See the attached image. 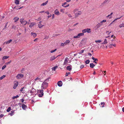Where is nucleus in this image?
Returning a JSON list of instances; mask_svg holds the SVG:
<instances>
[{
  "label": "nucleus",
  "instance_id": "obj_1",
  "mask_svg": "<svg viewBox=\"0 0 124 124\" xmlns=\"http://www.w3.org/2000/svg\"><path fill=\"white\" fill-rule=\"evenodd\" d=\"M50 78V77L48 78L41 85V89H45L48 87V84L47 82H48Z\"/></svg>",
  "mask_w": 124,
  "mask_h": 124
},
{
  "label": "nucleus",
  "instance_id": "obj_2",
  "mask_svg": "<svg viewBox=\"0 0 124 124\" xmlns=\"http://www.w3.org/2000/svg\"><path fill=\"white\" fill-rule=\"evenodd\" d=\"M73 12L75 14V18H76L79 15L81 14V12L80 11H79V9H75L73 10Z\"/></svg>",
  "mask_w": 124,
  "mask_h": 124
},
{
  "label": "nucleus",
  "instance_id": "obj_3",
  "mask_svg": "<svg viewBox=\"0 0 124 124\" xmlns=\"http://www.w3.org/2000/svg\"><path fill=\"white\" fill-rule=\"evenodd\" d=\"M20 22L22 24L24 25H26L28 23L27 22L24 20V19L23 18L20 19Z\"/></svg>",
  "mask_w": 124,
  "mask_h": 124
},
{
  "label": "nucleus",
  "instance_id": "obj_4",
  "mask_svg": "<svg viewBox=\"0 0 124 124\" xmlns=\"http://www.w3.org/2000/svg\"><path fill=\"white\" fill-rule=\"evenodd\" d=\"M84 34L83 33H80L78 34L77 36H74V38H78L80 37V36H84Z\"/></svg>",
  "mask_w": 124,
  "mask_h": 124
},
{
  "label": "nucleus",
  "instance_id": "obj_5",
  "mask_svg": "<svg viewBox=\"0 0 124 124\" xmlns=\"http://www.w3.org/2000/svg\"><path fill=\"white\" fill-rule=\"evenodd\" d=\"M23 77V74H18L16 76V78L17 79H19L22 78Z\"/></svg>",
  "mask_w": 124,
  "mask_h": 124
},
{
  "label": "nucleus",
  "instance_id": "obj_6",
  "mask_svg": "<svg viewBox=\"0 0 124 124\" xmlns=\"http://www.w3.org/2000/svg\"><path fill=\"white\" fill-rule=\"evenodd\" d=\"M41 79V78L40 77H38L34 79V82L36 83L37 82H38L40 81Z\"/></svg>",
  "mask_w": 124,
  "mask_h": 124
},
{
  "label": "nucleus",
  "instance_id": "obj_7",
  "mask_svg": "<svg viewBox=\"0 0 124 124\" xmlns=\"http://www.w3.org/2000/svg\"><path fill=\"white\" fill-rule=\"evenodd\" d=\"M14 85L13 88L14 89H15L18 85V81H16L14 82Z\"/></svg>",
  "mask_w": 124,
  "mask_h": 124
},
{
  "label": "nucleus",
  "instance_id": "obj_8",
  "mask_svg": "<svg viewBox=\"0 0 124 124\" xmlns=\"http://www.w3.org/2000/svg\"><path fill=\"white\" fill-rule=\"evenodd\" d=\"M67 4V2H64V3H63L62 4V6L65 8L69 7V4H67V5H66V4Z\"/></svg>",
  "mask_w": 124,
  "mask_h": 124
},
{
  "label": "nucleus",
  "instance_id": "obj_9",
  "mask_svg": "<svg viewBox=\"0 0 124 124\" xmlns=\"http://www.w3.org/2000/svg\"><path fill=\"white\" fill-rule=\"evenodd\" d=\"M86 42V39H83L81 40V44L83 45H84L85 44Z\"/></svg>",
  "mask_w": 124,
  "mask_h": 124
},
{
  "label": "nucleus",
  "instance_id": "obj_10",
  "mask_svg": "<svg viewBox=\"0 0 124 124\" xmlns=\"http://www.w3.org/2000/svg\"><path fill=\"white\" fill-rule=\"evenodd\" d=\"M54 12L55 14L56 15H59L60 14L59 12L57 9H55L54 10Z\"/></svg>",
  "mask_w": 124,
  "mask_h": 124
},
{
  "label": "nucleus",
  "instance_id": "obj_11",
  "mask_svg": "<svg viewBox=\"0 0 124 124\" xmlns=\"http://www.w3.org/2000/svg\"><path fill=\"white\" fill-rule=\"evenodd\" d=\"M68 58L66 57L65 58L64 62L63 64V65H65L67 64L68 62Z\"/></svg>",
  "mask_w": 124,
  "mask_h": 124
},
{
  "label": "nucleus",
  "instance_id": "obj_12",
  "mask_svg": "<svg viewBox=\"0 0 124 124\" xmlns=\"http://www.w3.org/2000/svg\"><path fill=\"white\" fill-rule=\"evenodd\" d=\"M108 0H105V1L101 4V5H100V6L101 7H102L106 3H107L108 1Z\"/></svg>",
  "mask_w": 124,
  "mask_h": 124
},
{
  "label": "nucleus",
  "instance_id": "obj_13",
  "mask_svg": "<svg viewBox=\"0 0 124 124\" xmlns=\"http://www.w3.org/2000/svg\"><path fill=\"white\" fill-rule=\"evenodd\" d=\"M57 84L60 87L62 86V82L61 81H59L58 82Z\"/></svg>",
  "mask_w": 124,
  "mask_h": 124
},
{
  "label": "nucleus",
  "instance_id": "obj_14",
  "mask_svg": "<svg viewBox=\"0 0 124 124\" xmlns=\"http://www.w3.org/2000/svg\"><path fill=\"white\" fill-rule=\"evenodd\" d=\"M36 24V23H31L30 25L29 26V27L30 28H32V27H33L34 25H35Z\"/></svg>",
  "mask_w": 124,
  "mask_h": 124
},
{
  "label": "nucleus",
  "instance_id": "obj_15",
  "mask_svg": "<svg viewBox=\"0 0 124 124\" xmlns=\"http://www.w3.org/2000/svg\"><path fill=\"white\" fill-rule=\"evenodd\" d=\"M31 36H32L33 38H35L37 36V34L35 33L31 32Z\"/></svg>",
  "mask_w": 124,
  "mask_h": 124
},
{
  "label": "nucleus",
  "instance_id": "obj_16",
  "mask_svg": "<svg viewBox=\"0 0 124 124\" xmlns=\"http://www.w3.org/2000/svg\"><path fill=\"white\" fill-rule=\"evenodd\" d=\"M92 59L94 61L93 62L95 63H97V62H96L98 61V59L97 58H95L94 57H93L92 58Z\"/></svg>",
  "mask_w": 124,
  "mask_h": 124
},
{
  "label": "nucleus",
  "instance_id": "obj_17",
  "mask_svg": "<svg viewBox=\"0 0 124 124\" xmlns=\"http://www.w3.org/2000/svg\"><path fill=\"white\" fill-rule=\"evenodd\" d=\"M58 56H57L56 57H55L54 56H51L50 57V60L51 61L53 60L54 59H56L57 57H58Z\"/></svg>",
  "mask_w": 124,
  "mask_h": 124
},
{
  "label": "nucleus",
  "instance_id": "obj_18",
  "mask_svg": "<svg viewBox=\"0 0 124 124\" xmlns=\"http://www.w3.org/2000/svg\"><path fill=\"white\" fill-rule=\"evenodd\" d=\"M71 67V66H67V67L66 68L67 69V70H69V71H70L72 69V68Z\"/></svg>",
  "mask_w": 124,
  "mask_h": 124
},
{
  "label": "nucleus",
  "instance_id": "obj_19",
  "mask_svg": "<svg viewBox=\"0 0 124 124\" xmlns=\"http://www.w3.org/2000/svg\"><path fill=\"white\" fill-rule=\"evenodd\" d=\"M22 108L24 110H25L27 108L26 106L24 104L22 105Z\"/></svg>",
  "mask_w": 124,
  "mask_h": 124
},
{
  "label": "nucleus",
  "instance_id": "obj_20",
  "mask_svg": "<svg viewBox=\"0 0 124 124\" xmlns=\"http://www.w3.org/2000/svg\"><path fill=\"white\" fill-rule=\"evenodd\" d=\"M101 25V24L100 23H98L96 26V29H97L100 28Z\"/></svg>",
  "mask_w": 124,
  "mask_h": 124
},
{
  "label": "nucleus",
  "instance_id": "obj_21",
  "mask_svg": "<svg viewBox=\"0 0 124 124\" xmlns=\"http://www.w3.org/2000/svg\"><path fill=\"white\" fill-rule=\"evenodd\" d=\"M15 113V111L14 110L12 111H11L10 115L11 116H12Z\"/></svg>",
  "mask_w": 124,
  "mask_h": 124
},
{
  "label": "nucleus",
  "instance_id": "obj_22",
  "mask_svg": "<svg viewBox=\"0 0 124 124\" xmlns=\"http://www.w3.org/2000/svg\"><path fill=\"white\" fill-rule=\"evenodd\" d=\"M38 26L39 28H41L43 27L44 26V25H43L41 24H38Z\"/></svg>",
  "mask_w": 124,
  "mask_h": 124
},
{
  "label": "nucleus",
  "instance_id": "obj_23",
  "mask_svg": "<svg viewBox=\"0 0 124 124\" xmlns=\"http://www.w3.org/2000/svg\"><path fill=\"white\" fill-rule=\"evenodd\" d=\"M95 66V65L93 63H91L90 64V67L91 68H93Z\"/></svg>",
  "mask_w": 124,
  "mask_h": 124
},
{
  "label": "nucleus",
  "instance_id": "obj_24",
  "mask_svg": "<svg viewBox=\"0 0 124 124\" xmlns=\"http://www.w3.org/2000/svg\"><path fill=\"white\" fill-rule=\"evenodd\" d=\"M70 41L69 40H67L64 43V45H66L67 44L69 43L70 42Z\"/></svg>",
  "mask_w": 124,
  "mask_h": 124
},
{
  "label": "nucleus",
  "instance_id": "obj_25",
  "mask_svg": "<svg viewBox=\"0 0 124 124\" xmlns=\"http://www.w3.org/2000/svg\"><path fill=\"white\" fill-rule=\"evenodd\" d=\"M19 19V18L18 17H15L14 19V22H16Z\"/></svg>",
  "mask_w": 124,
  "mask_h": 124
},
{
  "label": "nucleus",
  "instance_id": "obj_26",
  "mask_svg": "<svg viewBox=\"0 0 124 124\" xmlns=\"http://www.w3.org/2000/svg\"><path fill=\"white\" fill-rule=\"evenodd\" d=\"M48 2V1H47L45 2L44 3H42V4H41V6H45V5H46L47 3Z\"/></svg>",
  "mask_w": 124,
  "mask_h": 124
},
{
  "label": "nucleus",
  "instance_id": "obj_27",
  "mask_svg": "<svg viewBox=\"0 0 124 124\" xmlns=\"http://www.w3.org/2000/svg\"><path fill=\"white\" fill-rule=\"evenodd\" d=\"M19 9V7L18 6H16L15 7L14 9L13 10H14L15 11L16 10H17Z\"/></svg>",
  "mask_w": 124,
  "mask_h": 124
},
{
  "label": "nucleus",
  "instance_id": "obj_28",
  "mask_svg": "<svg viewBox=\"0 0 124 124\" xmlns=\"http://www.w3.org/2000/svg\"><path fill=\"white\" fill-rule=\"evenodd\" d=\"M35 90L34 89H32L30 91V92L31 94H33L34 93Z\"/></svg>",
  "mask_w": 124,
  "mask_h": 124
},
{
  "label": "nucleus",
  "instance_id": "obj_29",
  "mask_svg": "<svg viewBox=\"0 0 124 124\" xmlns=\"http://www.w3.org/2000/svg\"><path fill=\"white\" fill-rule=\"evenodd\" d=\"M9 57V56H4L2 58V60H4L5 59H6L8 58Z\"/></svg>",
  "mask_w": 124,
  "mask_h": 124
},
{
  "label": "nucleus",
  "instance_id": "obj_30",
  "mask_svg": "<svg viewBox=\"0 0 124 124\" xmlns=\"http://www.w3.org/2000/svg\"><path fill=\"white\" fill-rule=\"evenodd\" d=\"M87 30H86V32L88 33H90L91 32V30L90 29L87 28Z\"/></svg>",
  "mask_w": 124,
  "mask_h": 124
},
{
  "label": "nucleus",
  "instance_id": "obj_31",
  "mask_svg": "<svg viewBox=\"0 0 124 124\" xmlns=\"http://www.w3.org/2000/svg\"><path fill=\"white\" fill-rule=\"evenodd\" d=\"M107 43V40L106 39H105L103 42L102 43V44H106Z\"/></svg>",
  "mask_w": 124,
  "mask_h": 124
},
{
  "label": "nucleus",
  "instance_id": "obj_32",
  "mask_svg": "<svg viewBox=\"0 0 124 124\" xmlns=\"http://www.w3.org/2000/svg\"><path fill=\"white\" fill-rule=\"evenodd\" d=\"M12 39H10L8 41H7L6 42V44H9L12 42Z\"/></svg>",
  "mask_w": 124,
  "mask_h": 124
},
{
  "label": "nucleus",
  "instance_id": "obj_33",
  "mask_svg": "<svg viewBox=\"0 0 124 124\" xmlns=\"http://www.w3.org/2000/svg\"><path fill=\"white\" fill-rule=\"evenodd\" d=\"M57 68V66H54L52 68V70L55 71L56 69Z\"/></svg>",
  "mask_w": 124,
  "mask_h": 124
},
{
  "label": "nucleus",
  "instance_id": "obj_34",
  "mask_svg": "<svg viewBox=\"0 0 124 124\" xmlns=\"http://www.w3.org/2000/svg\"><path fill=\"white\" fill-rule=\"evenodd\" d=\"M19 1L18 0H16L15 1V3L17 4H18L19 3Z\"/></svg>",
  "mask_w": 124,
  "mask_h": 124
},
{
  "label": "nucleus",
  "instance_id": "obj_35",
  "mask_svg": "<svg viewBox=\"0 0 124 124\" xmlns=\"http://www.w3.org/2000/svg\"><path fill=\"white\" fill-rule=\"evenodd\" d=\"M19 97V96L17 95L16 96H13L12 97V98L13 99H14L16 98H18Z\"/></svg>",
  "mask_w": 124,
  "mask_h": 124
},
{
  "label": "nucleus",
  "instance_id": "obj_36",
  "mask_svg": "<svg viewBox=\"0 0 124 124\" xmlns=\"http://www.w3.org/2000/svg\"><path fill=\"white\" fill-rule=\"evenodd\" d=\"M119 27L120 28H121L122 27H124V23H123L120 24L119 25Z\"/></svg>",
  "mask_w": 124,
  "mask_h": 124
},
{
  "label": "nucleus",
  "instance_id": "obj_37",
  "mask_svg": "<svg viewBox=\"0 0 124 124\" xmlns=\"http://www.w3.org/2000/svg\"><path fill=\"white\" fill-rule=\"evenodd\" d=\"M6 76L5 75H3V76H1L0 77V79L2 80L3 78H5Z\"/></svg>",
  "mask_w": 124,
  "mask_h": 124
},
{
  "label": "nucleus",
  "instance_id": "obj_38",
  "mask_svg": "<svg viewBox=\"0 0 124 124\" xmlns=\"http://www.w3.org/2000/svg\"><path fill=\"white\" fill-rule=\"evenodd\" d=\"M86 30H87V29H85L83 30L82 31V33H83L84 34V33L86 32L87 31Z\"/></svg>",
  "mask_w": 124,
  "mask_h": 124
},
{
  "label": "nucleus",
  "instance_id": "obj_39",
  "mask_svg": "<svg viewBox=\"0 0 124 124\" xmlns=\"http://www.w3.org/2000/svg\"><path fill=\"white\" fill-rule=\"evenodd\" d=\"M84 50H81L79 52V54H81L83 53L84 52Z\"/></svg>",
  "mask_w": 124,
  "mask_h": 124
},
{
  "label": "nucleus",
  "instance_id": "obj_40",
  "mask_svg": "<svg viewBox=\"0 0 124 124\" xmlns=\"http://www.w3.org/2000/svg\"><path fill=\"white\" fill-rule=\"evenodd\" d=\"M11 110V108L10 107H9L7 109V112H9Z\"/></svg>",
  "mask_w": 124,
  "mask_h": 124
},
{
  "label": "nucleus",
  "instance_id": "obj_41",
  "mask_svg": "<svg viewBox=\"0 0 124 124\" xmlns=\"http://www.w3.org/2000/svg\"><path fill=\"white\" fill-rule=\"evenodd\" d=\"M90 61L89 60H87L85 62V63L86 64H89L90 62Z\"/></svg>",
  "mask_w": 124,
  "mask_h": 124
},
{
  "label": "nucleus",
  "instance_id": "obj_42",
  "mask_svg": "<svg viewBox=\"0 0 124 124\" xmlns=\"http://www.w3.org/2000/svg\"><path fill=\"white\" fill-rule=\"evenodd\" d=\"M101 105H103L102 106V107H104V105L105 104V103L104 102H102L101 103Z\"/></svg>",
  "mask_w": 124,
  "mask_h": 124
},
{
  "label": "nucleus",
  "instance_id": "obj_43",
  "mask_svg": "<svg viewBox=\"0 0 124 124\" xmlns=\"http://www.w3.org/2000/svg\"><path fill=\"white\" fill-rule=\"evenodd\" d=\"M44 94L40 93L39 94L38 96L39 97H42L43 95Z\"/></svg>",
  "mask_w": 124,
  "mask_h": 124
},
{
  "label": "nucleus",
  "instance_id": "obj_44",
  "mask_svg": "<svg viewBox=\"0 0 124 124\" xmlns=\"http://www.w3.org/2000/svg\"><path fill=\"white\" fill-rule=\"evenodd\" d=\"M101 41V40H95V42L96 43L98 42V43H100Z\"/></svg>",
  "mask_w": 124,
  "mask_h": 124
},
{
  "label": "nucleus",
  "instance_id": "obj_45",
  "mask_svg": "<svg viewBox=\"0 0 124 124\" xmlns=\"http://www.w3.org/2000/svg\"><path fill=\"white\" fill-rule=\"evenodd\" d=\"M43 90L42 89H41L40 91V93L41 94H44Z\"/></svg>",
  "mask_w": 124,
  "mask_h": 124
},
{
  "label": "nucleus",
  "instance_id": "obj_46",
  "mask_svg": "<svg viewBox=\"0 0 124 124\" xmlns=\"http://www.w3.org/2000/svg\"><path fill=\"white\" fill-rule=\"evenodd\" d=\"M11 62V61L10 60L9 62H6L5 63V64L6 65H8L9 64V63H10Z\"/></svg>",
  "mask_w": 124,
  "mask_h": 124
},
{
  "label": "nucleus",
  "instance_id": "obj_47",
  "mask_svg": "<svg viewBox=\"0 0 124 124\" xmlns=\"http://www.w3.org/2000/svg\"><path fill=\"white\" fill-rule=\"evenodd\" d=\"M6 66L5 65H3L2 68V70H4L6 67Z\"/></svg>",
  "mask_w": 124,
  "mask_h": 124
},
{
  "label": "nucleus",
  "instance_id": "obj_48",
  "mask_svg": "<svg viewBox=\"0 0 124 124\" xmlns=\"http://www.w3.org/2000/svg\"><path fill=\"white\" fill-rule=\"evenodd\" d=\"M67 15L69 17L71 18L72 17V16L70 14H68Z\"/></svg>",
  "mask_w": 124,
  "mask_h": 124
},
{
  "label": "nucleus",
  "instance_id": "obj_49",
  "mask_svg": "<svg viewBox=\"0 0 124 124\" xmlns=\"http://www.w3.org/2000/svg\"><path fill=\"white\" fill-rule=\"evenodd\" d=\"M41 19V16H39L38 18V19H37L38 21H39Z\"/></svg>",
  "mask_w": 124,
  "mask_h": 124
},
{
  "label": "nucleus",
  "instance_id": "obj_50",
  "mask_svg": "<svg viewBox=\"0 0 124 124\" xmlns=\"http://www.w3.org/2000/svg\"><path fill=\"white\" fill-rule=\"evenodd\" d=\"M56 50V49H55L54 50H52L50 52L51 53H53Z\"/></svg>",
  "mask_w": 124,
  "mask_h": 124
},
{
  "label": "nucleus",
  "instance_id": "obj_51",
  "mask_svg": "<svg viewBox=\"0 0 124 124\" xmlns=\"http://www.w3.org/2000/svg\"><path fill=\"white\" fill-rule=\"evenodd\" d=\"M84 67V65H81L80 66V68L81 69H82Z\"/></svg>",
  "mask_w": 124,
  "mask_h": 124
},
{
  "label": "nucleus",
  "instance_id": "obj_52",
  "mask_svg": "<svg viewBox=\"0 0 124 124\" xmlns=\"http://www.w3.org/2000/svg\"><path fill=\"white\" fill-rule=\"evenodd\" d=\"M70 72H68V73H66L65 75V76H68V75L70 74Z\"/></svg>",
  "mask_w": 124,
  "mask_h": 124
},
{
  "label": "nucleus",
  "instance_id": "obj_53",
  "mask_svg": "<svg viewBox=\"0 0 124 124\" xmlns=\"http://www.w3.org/2000/svg\"><path fill=\"white\" fill-rule=\"evenodd\" d=\"M106 22V20H103L101 22V23H102L103 22Z\"/></svg>",
  "mask_w": 124,
  "mask_h": 124
},
{
  "label": "nucleus",
  "instance_id": "obj_54",
  "mask_svg": "<svg viewBox=\"0 0 124 124\" xmlns=\"http://www.w3.org/2000/svg\"><path fill=\"white\" fill-rule=\"evenodd\" d=\"M122 17V16L121 17H120L116 18V19H115V20H114V21H115L116 20H117L119 19H120V18H121Z\"/></svg>",
  "mask_w": 124,
  "mask_h": 124
},
{
  "label": "nucleus",
  "instance_id": "obj_55",
  "mask_svg": "<svg viewBox=\"0 0 124 124\" xmlns=\"http://www.w3.org/2000/svg\"><path fill=\"white\" fill-rule=\"evenodd\" d=\"M24 88V87H23L20 90V91L21 92H22L23 91V89Z\"/></svg>",
  "mask_w": 124,
  "mask_h": 124
},
{
  "label": "nucleus",
  "instance_id": "obj_56",
  "mask_svg": "<svg viewBox=\"0 0 124 124\" xmlns=\"http://www.w3.org/2000/svg\"><path fill=\"white\" fill-rule=\"evenodd\" d=\"M78 24V23H77L75 24L74 25H73V27H74L76 25Z\"/></svg>",
  "mask_w": 124,
  "mask_h": 124
},
{
  "label": "nucleus",
  "instance_id": "obj_57",
  "mask_svg": "<svg viewBox=\"0 0 124 124\" xmlns=\"http://www.w3.org/2000/svg\"><path fill=\"white\" fill-rule=\"evenodd\" d=\"M38 38H36L34 40V42L37 41V40H38Z\"/></svg>",
  "mask_w": 124,
  "mask_h": 124
},
{
  "label": "nucleus",
  "instance_id": "obj_58",
  "mask_svg": "<svg viewBox=\"0 0 124 124\" xmlns=\"http://www.w3.org/2000/svg\"><path fill=\"white\" fill-rule=\"evenodd\" d=\"M111 45H112V46H114V47H116V45L115 44H111Z\"/></svg>",
  "mask_w": 124,
  "mask_h": 124
},
{
  "label": "nucleus",
  "instance_id": "obj_59",
  "mask_svg": "<svg viewBox=\"0 0 124 124\" xmlns=\"http://www.w3.org/2000/svg\"><path fill=\"white\" fill-rule=\"evenodd\" d=\"M4 116L3 114H1L0 115V117H2Z\"/></svg>",
  "mask_w": 124,
  "mask_h": 124
},
{
  "label": "nucleus",
  "instance_id": "obj_60",
  "mask_svg": "<svg viewBox=\"0 0 124 124\" xmlns=\"http://www.w3.org/2000/svg\"><path fill=\"white\" fill-rule=\"evenodd\" d=\"M108 46L110 48H112V45H111V44H110Z\"/></svg>",
  "mask_w": 124,
  "mask_h": 124
},
{
  "label": "nucleus",
  "instance_id": "obj_61",
  "mask_svg": "<svg viewBox=\"0 0 124 124\" xmlns=\"http://www.w3.org/2000/svg\"><path fill=\"white\" fill-rule=\"evenodd\" d=\"M45 13L47 14V15L49 14V12L48 11H46L45 12Z\"/></svg>",
  "mask_w": 124,
  "mask_h": 124
},
{
  "label": "nucleus",
  "instance_id": "obj_62",
  "mask_svg": "<svg viewBox=\"0 0 124 124\" xmlns=\"http://www.w3.org/2000/svg\"><path fill=\"white\" fill-rule=\"evenodd\" d=\"M61 45L62 46H63L64 45V43H62L61 44Z\"/></svg>",
  "mask_w": 124,
  "mask_h": 124
},
{
  "label": "nucleus",
  "instance_id": "obj_63",
  "mask_svg": "<svg viewBox=\"0 0 124 124\" xmlns=\"http://www.w3.org/2000/svg\"><path fill=\"white\" fill-rule=\"evenodd\" d=\"M21 101L22 103L24 101V100L23 99H22L21 100Z\"/></svg>",
  "mask_w": 124,
  "mask_h": 124
},
{
  "label": "nucleus",
  "instance_id": "obj_64",
  "mask_svg": "<svg viewBox=\"0 0 124 124\" xmlns=\"http://www.w3.org/2000/svg\"><path fill=\"white\" fill-rule=\"evenodd\" d=\"M67 2H69L71 1V0H66Z\"/></svg>",
  "mask_w": 124,
  "mask_h": 124
}]
</instances>
